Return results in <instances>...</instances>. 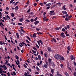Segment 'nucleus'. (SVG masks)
Segmentation results:
<instances>
[{
	"label": "nucleus",
	"mask_w": 76,
	"mask_h": 76,
	"mask_svg": "<svg viewBox=\"0 0 76 76\" xmlns=\"http://www.w3.org/2000/svg\"><path fill=\"white\" fill-rule=\"evenodd\" d=\"M58 58L60 60H64V58L63 56H61V55H59Z\"/></svg>",
	"instance_id": "obj_1"
},
{
	"label": "nucleus",
	"mask_w": 76,
	"mask_h": 76,
	"mask_svg": "<svg viewBox=\"0 0 76 76\" xmlns=\"http://www.w3.org/2000/svg\"><path fill=\"white\" fill-rule=\"evenodd\" d=\"M17 61H15V62L16 63V64H17V65H18V67L19 68H20V65H19V64H20V61H19L18 60Z\"/></svg>",
	"instance_id": "obj_2"
},
{
	"label": "nucleus",
	"mask_w": 76,
	"mask_h": 76,
	"mask_svg": "<svg viewBox=\"0 0 76 76\" xmlns=\"http://www.w3.org/2000/svg\"><path fill=\"white\" fill-rule=\"evenodd\" d=\"M59 57V54H58L55 55L54 56L55 58H56V60H58Z\"/></svg>",
	"instance_id": "obj_3"
},
{
	"label": "nucleus",
	"mask_w": 76,
	"mask_h": 76,
	"mask_svg": "<svg viewBox=\"0 0 76 76\" xmlns=\"http://www.w3.org/2000/svg\"><path fill=\"white\" fill-rule=\"evenodd\" d=\"M64 35V33L63 32L61 33V35L62 38H66V35Z\"/></svg>",
	"instance_id": "obj_4"
},
{
	"label": "nucleus",
	"mask_w": 76,
	"mask_h": 76,
	"mask_svg": "<svg viewBox=\"0 0 76 76\" xmlns=\"http://www.w3.org/2000/svg\"><path fill=\"white\" fill-rule=\"evenodd\" d=\"M3 66L1 65V67H2V69H4V70H7V67H6V65H3Z\"/></svg>",
	"instance_id": "obj_5"
},
{
	"label": "nucleus",
	"mask_w": 76,
	"mask_h": 76,
	"mask_svg": "<svg viewBox=\"0 0 76 76\" xmlns=\"http://www.w3.org/2000/svg\"><path fill=\"white\" fill-rule=\"evenodd\" d=\"M48 50L49 52L53 51V50H51V48L50 47H48Z\"/></svg>",
	"instance_id": "obj_6"
},
{
	"label": "nucleus",
	"mask_w": 76,
	"mask_h": 76,
	"mask_svg": "<svg viewBox=\"0 0 76 76\" xmlns=\"http://www.w3.org/2000/svg\"><path fill=\"white\" fill-rule=\"evenodd\" d=\"M62 13L63 14H64V15H67V12L65 11H62Z\"/></svg>",
	"instance_id": "obj_7"
},
{
	"label": "nucleus",
	"mask_w": 76,
	"mask_h": 76,
	"mask_svg": "<svg viewBox=\"0 0 76 76\" xmlns=\"http://www.w3.org/2000/svg\"><path fill=\"white\" fill-rule=\"evenodd\" d=\"M24 75L25 76H32L31 75H27V73L26 72H25L24 73Z\"/></svg>",
	"instance_id": "obj_8"
},
{
	"label": "nucleus",
	"mask_w": 76,
	"mask_h": 76,
	"mask_svg": "<svg viewBox=\"0 0 76 76\" xmlns=\"http://www.w3.org/2000/svg\"><path fill=\"white\" fill-rule=\"evenodd\" d=\"M51 64L52 66V67H55V64H54V63L52 61L51 62Z\"/></svg>",
	"instance_id": "obj_9"
},
{
	"label": "nucleus",
	"mask_w": 76,
	"mask_h": 76,
	"mask_svg": "<svg viewBox=\"0 0 76 76\" xmlns=\"http://www.w3.org/2000/svg\"><path fill=\"white\" fill-rule=\"evenodd\" d=\"M48 61L49 62V65H50V64H51V62H52V61H51V59L49 58H48Z\"/></svg>",
	"instance_id": "obj_10"
},
{
	"label": "nucleus",
	"mask_w": 76,
	"mask_h": 76,
	"mask_svg": "<svg viewBox=\"0 0 76 76\" xmlns=\"http://www.w3.org/2000/svg\"><path fill=\"white\" fill-rule=\"evenodd\" d=\"M70 58L71 60H73V59H74V57H73V56L72 55H71L70 56Z\"/></svg>",
	"instance_id": "obj_11"
},
{
	"label": "nucleus",
	"mask_w": 76,
	"mask_h": 76,
	"mask_svg": "<svg viewBox=\"0 0 76 76\" xmlns=\"http://www.w3.org/2000/svg\"><path fill=\"white\" fill-rule=\"evenodd\" d=\"M64 75L66 76H69V74L67 72H64Z\"/></svg>",
	"instance_id": "obj_12"
},
{
	"label": "nucleus",
	"mask_w": 76,
	"mask_h": 76,
	"mask_svg": "<svg viewBox=\"0 0 76 76\" xmlns=\"http://www.w3.org/2000/svg\"><path fill=\"white\" fill-rule=\"evenodd\" d=\"M13 73H11V75H12V76H13V75H15H15H16V73L15 72H12Z\"/></svg>",
	"instance_id": "obj_13"
},
{
	"label": "nucleus",
	"mask_w": 76,
	"mask_h": 76,
	"mask_svg": "<svg viewBox=\"0 0 76 76\" xmlns=\"http://www.w3.org/2000/svg\"><path fill=\"white\" fill-rule=\"evenodd\" d=\"M39 23V21H36L34 22V23L35 24V25H36V24H38V23Z\"/></svg>",
	"instance_id": "obj_14"
},
{
	"label": "nucleus",
	"mask_w": 76,
	"mask_h": 76,
	"mask_svg": "<svg viewBox=\"0 0 76 76\" xmlns=\"http://www.w3.org/2000/svg\"><path fill=\"white\" fill-rule=\"evenodd\" d=\"M62 4L60 2H58V3H56V4H58V5H59V7L61 6V5Z\"/></svg>",
	"instance_id": "obj_15"
},
{
	"label": "nucleus",
	"mask_w": 76,
	"mask_h": 76,
	"mask_svg": "<svg viewBox=\"0 0 76 76\" xmlns=\"http://www.w3.org/2000/svg\"><path fill=\"white\" fill-rule=\"evenodd\" d=\"M44 55L45 56V57H46V58H47L48 57V55H47V54L46 53H45Z\"/></svg>",
	"instance_id": "obj_16"
},
{
	"label": "nucleus",
	"mask_w": 76,
	"mask_h": 76,
	"mask_svg": "<svg viewBox=\"0 0 76 76\" xmlns=\"http://www.w3.org/2000/svg\"><path fill=\"white\" fill-rule=\"evenodd\" d=\"M39 42H40L41 44L42 45H41V46H42V45H43V42L42 41V40H40L39 41Z\"/></svg>",
	"instance_id": "obj_17"
},
{
	"label": "nucleus",
	"mask_w": 76,
	"mask_h": 76,
	"mask_svg": "<svg viewBox=\"0 0 76 76\" xmlns=\"http://www.w3.org/2000/svg\"><path fill=\"white\" fill-rule=\"evenodd\" d=\"M38 58L39 60H41V56L40 55H39L38 56Z\"/></svg>",
	"instance_id": "obj_18"
},
{
	"label": "nucleus",
	"mask_w": 76,
	"mask_h": 76,
	"mask_svg": "<svg viewBox=\"0 0 76 76\" xmlns=\"http://www.w3.org/2000/svg\"><path fill=\"white\" fill-rule=\"evenodd\" d=\"M65 20H66V21H68L69 20V19L68 18L66 17L65 19Z\"/></svg>",
	"instance_id": "obj_19"
},
{
	"label": "nucleus",
	"mask_w": 76,
	"mask_h": 76,
	"mask_svg": "<svg viewBox=\"0 0 76 76\" xmlns=\"http://www.w3.org/2000/svg\"><path fill=\"white\" fill-rule=\"evenodd\" d=\"M44 67H45V68H46V69H47V68H48V66L47 64H44Z\"/></svg>",
	"instance_id": "obj_20"
},
{
	"label": "nucleus",
	"mask_w": 76,
	"mask_h": 76,
	"mask_svg": "<svg viewBox=\"0 0 76 76\" xmlns=\"http://www.w3.org/2000/svg\"><path fill=\"white\" fill-rule=\"evenodd\" d=\"M16 35L17 38H19V34H18V33H16Z\"/></svg>",
	"instance_id": "obj_21"
},
{
	"label": "nucleus",
	"mask_w": 76,
	"mask_h": 76,
	"mask_svg": "<svg viewBox=\"0 0 76 76\" xmlns=\"http://www.w3.org/2000/svg\"><path fill=\"white\" fill-rule=\"evenodd\" d=\"M29 14H30V15H31V16H32L34 15V12H31L30 13H28Z\"/></svg>",
	"instance_id": "obj_22"
},
{
	"label": "nucleus",
	"mask_w": 76,
	"mask_h": 76,
	"mask_svg": "<svg viewBox=\"0 0 76 76\" xmlns=\"http://www.w3.org/2000/svg\"><path fill=\"white\" fill-rule=\"evenodd\" d=\"M70 46H68L67 47V50H68V51L70 50Z\"/></svg>",
	"instance_id": "obj_23"
},
{
	"label": "nucleus",
	"mask_w": 76,
	"mask_h": 76,
	"mask_svg": "<svg viewBox=\"0 0 76 76\" xmlns=\"http://www.w3.org/2000/svg\"><path fill=\"white\" fill-rule=\"evenodd\" d=\"M36 36H37V35H36V34H35V33H34L33 35V37H34V38H35Z\"/></svg>",
	"instance_id": "obj_24"
},
{
	"label": "nucleus",
	"mask_w": 76,
	"mask_h": 76,
	"mask_svg": "<svg viewBox=\"0 0 76 76\" xmlns=\"http://www.w3.org/2000/svg\"><path fill=\"white\" fill-rule=\"evenodd\" d=\"M15 57L16 60H18V59H19V57H18V56H17V55H16L15 56Z\"/></svg>",
	"instance_id": "obj_25"
},
{
	"label": "nucleus",
	"mask_w": 76,
	"mask_h": 76,
	"mask_svg": "<svg viewBox=\"0 0 76 76\" xmlns=\"http://www.w3.org/2000/svg\"><path fill=\"white\" fill-rule=\"evenodd\" d=\"M52 40L54 42H56V39H54V38H53L52 39Z\"/></svg>",
	"instance_id": "obj_26"
},
{
	"label": "nucleus",
	"mask_w": 76,
	"mask_h": 76,
	"mask_svg": "<svg viewBox=\"0 0 76 76\" xmlns=\"http://www.w3.org/2000/svg\"><path fill=\"white\" fill-rule=\"evenodd\" d=\"M51 72L52 74H54V69H51Z\"/></svg>",
	"instance_id": "obj_27"
},
{
	"label": "nucleus",
	"mask_w": 76,
	"mask_h": 76,
	"mask_svg": "<svg viewBox=\"0 0 76 76\" xmlns=\"http://www.w3.org/2000/svg\"><path fill=\"white\" fill-rule=\"evenodd\" d=\"M23 20V18H21L20 19H19V21L20 22H22V20Z\"/></svg>",
	"instance_id": "obj_28"
},
{
	"label": "nucleus",
	"mask_w": 76,
	"mask_h": 76,
	"mask_svg": "<svg viewBox=\"0 0 76 76\" xmlns=\"http://www.w3.org/2000/svg\"><path fill=\"white\" fill-rule=\"evenodd\" d=\"M18 8H19V7H18V6H17L15 7V10H18Z\"/></svg>",
	"instance_id": "obj_29"
},
{
	"label": "nucleus",
	"mask_w": 76,
	"mask_h": 76,
	"mask_svg": "<svg viewBox=\"0 0 76 76\" xmlns=\"http://www.w3.org/2000/svg\"><path fill=\"white\" fill-rule=\"evenodd\" d=\"M55 29H56V30H57V31H59L60 30V29L58 27H57L55 28Z\"/></svg>",
	"instance_id": "obj_30"
},
{
	"label": "nucleus",
	"mask_w": 76,
	"mask_h": 76,
	"mask_svg": "<svg viewBox=\"0 0 76 76\" xmlns=\"http://www.w3.org/2000/svg\"><path fill=\"white\" fill-rule=\"evenodd\" d=\"M2 25V26H4V25L3 24V22H1V23H0V25Z\"/></svg>",
	"instance_id": "obj_31"
},
{
	"label": "nucleus",
	"mask_w": 76,
	"mask_h": 76,
	"mask_svg": "<svg viewBox=\"0 0 76 76\" xmlns=\"http://www.w3.org/2000/svg\"><path fill=\"white\" fill-rule=\"evenodd\" d=\"M57 75L58 76H60V73L58 71L57 72Z\"/></svg>",
	"instance_id": "obj_32"
},
{
	"label": "nucleus",
	"mask_w": 76,
	"mask_h": 76,
	"mask_svg": "<svg viewBox=\"0 0 76 76\" xmlns=\"http://www.w3.org/2000/svg\"><path fill=\"white\" fill-rule=\"evenodd\" d=\"M73 75H74V76H76V71H75L74 72Z\"/></svg>",
	"instance_id": "obj_33"
},
{
	"label": "nucleus",
	"mask_w": 76,
	"mask_h": 76,
	"mask_svg": "<svg viewBox=\"0 0 76 76\" xmlns=\"http://www.w3.org/2000/svg\"><path fill=\"white\" fill-rule=\"evenodd\" d=\"M36 69L37 70H38V71H39V69L38 68V67L37 66L36 67Z\"/></svg>",
	"instance_id": "obj_34"
},
{
	"label": "nucleus",
	"mask_w": 76,
	"mask_h": 76,
	"mask_svg": "<svg viewBox=\"0 0 76 76\" xmlns=\"http://www.w3.org/2000/svg\"><path fill=\"white\" fill-rule=\"evenodd\" d=\"M33 49H34V50H35V51H37V48L35 47H33Z\"/></svg>",
	"instance_id": "obj_35"
},
{
	"label": "nucleus",
	"mask_w": 76,
	"mask_h": 76,
	"mask_svg": "<svg viewBox=\"0 0 76 76\" xmlns=\"http://www.w3.org/2000/svg\"><path fill=\"white\" fill-rule=\"evenodd\" d=\"M73 63L74 64V65L75 66H76V62L75 61L73 62Z\"/></svg>",
	"instance_id": "obj_36"
},
{
	"label": "nucleus",
	"mask_w": 76,
	"mask_h": 76,
	"mask_svg": "<svg viewBox=\"0 0 76 76\" xmlns=\"http://www.w3.org/2000/svg\"><path fill=\"white\" fill-rule=\"evenodd\" d=\"M43 3H40L39 4V5H41V6H43Z\"/></svg>",
	"instance_id": "obj_37"
},
{
	"label": "nucleus",
	"mask_w": 76,
	"mask_h": 76,
	"mask_svg": "<svg viewBox=\"0 0 76 76\" xmlns=\"http://www.w3.org/2000/svg\"><path fill=\"white\" fill-rule=\"evenodd\" d=\"M18 3H19V1L17 2L16 3H15L14 5L16 6V5H17V4H18Z\"/></svg>",
	"instance_id": "obj_38"
},
{
	"label": "nucleus",
	"mask_w": 76,
	"mask_h": 76,
	"mask_svg": "<svg viewBox=\"0 0 76 76\" xmlns=\"http://www.w3.org/2000/svg\"><path fill=\"white\" fill-rule=\"evenodd\" d=\"M11 16L12 17H14V14L13 13H11Z\"/></svg>",
	"instance_id": "obj_39"
},
{
	"label": "nucleus",
	"mask_w": 76,
	"mask_h": 76,
	"mask_svg": "<svg viewBox=\"0 0 76 76\" xmlns=\"http://www.w3.org/2000/svg\"><path fill=\"white\" fill-rule=\"evenodd\" d=\"M30 21L31 22H34V19L32 18L30 20Z\"/></svg>",
	"instance_id": "obj_40"
},
{
	"label": "nucleus",
	"mask_w": 76,
	"mask_h": 76,
	"mask_svg": "<svg viewBox=\"0 0 76 76\" xmlns=\"http://www.w3.org/2000/svg\"><path fill=\"white\" fill-rule=\"evenodd\" d=\"M23 66L25 67V68H27V66L25 64L23 65Z\"/></svg>",
	"instance_id": "obj_41"
},
{
	"label": "nucleus",
	"mask_w": 76,
	"mask_h": 76,
	"mask_svg": "<svg viewBox=\"0 0 76 76\" xmlns=\"http://www.w3.org/2000/svg\"><path fill=\"white\" fill-rule=\"evenodd\" d=\"M7 19H10V17L8 15H7Z\"/></svg>",
	"instance_id": "obj_42"
},
{
	"label": "nucleus",
	"mask_w": 76,
	"mask_h": 76,
	"mask_svg": "<svg viewBox=\"0 0 76 76\" xmlns=\"http://www.w3.org/2000/svg\"><path fill=\"white\" fill-rule=\"evenodd\" d=\"M37 19H38V17H37L36 18H35L34 21H36Z\"/></svg>",
	"instance_id": "obj_43"
},
{
	"label": "nucleus",
	"mask_w": 76,
	"mask_h": 76,
	"mask_svg": "<svg viewBox=\"0 0 76 76\" xmlns=\"http://www.w3.org/2000/svg\"><path fill=\"white\" fill-rule=\"evenodd\" d=\"M25 21H26V22H30V21L29 20L26 19L25 20Z\"/></svg>",
	"instance_id": "obj_44"
},
{
	"label": "nucleus",
	"mask_w": 76,
	"mask_h": 76,
	"mask_svg": "<svg viewBox=\"0 0 76 76\" xmlns=\"http://www.w3.org/2000/svg\"><path fill=\"white\" fill-rule=\"evenodd\" d=\"M36 46L38 48H39V46L37 44H36Z\"/></svg>",
	"instance_id": "obj_45"
},
{
	"label": "nucleus",
	"mask_w": 76,
	"mask_h": 76,
	"mask_svg": "<svg viewBox=\"0 0 76 76\" xmlns=\"http://www.w3.org/2000/svg\"><path fill=\"white\" fill-rule=\"evenodd\" d=\"M18 25H22V23H18Z\"/></svg>",
	"instance_id": "obj_46"
},
{
	"label": "nucleus",
	"mask_w": 76,
	"mask_h": 76,
	"mask_svg": "<svg viewBox=\"0 0 76 76\" xmlns=\"http://www.w3.org/2000/svg\"><path fill=\"white\" fill-rule=\"evenodd\" d=\"M14 1V0H11L10 2V4H11V3H12V2H13V1Z\"/></svg>",
	"instance_id": "obj_47"
},
{
	"label": "nucleus",
	"mask_w": 76,
	"mask_h": 76,
	"mask_svg": "<svg viewBox=\"0 0 76 76\" xmlns=\"http://www.w3.org/2000/svg\"><path fill=\"white\" fill-rule=\"evenodd\" d=\"M21 31H23V33H25V31L24 30H23V29L21 28L20 29Z\"/></svg>",
	"instance_id": "obj_48"
},
{
	"label": "nucleus",
	"mask_w": 76,
	"mask_h": 76,
	"mask_svg": "<svg viewBox=\"0 0 76 76\" xmlns=\"http://www.w3.org/2000/svg\"><path fill=\"white\" fill-rule=\"evenodd\" d=\"M35 75H38V74H39V73L38 72H35Z\"/></svg>",
	"instance_id": "obj_49"
},
{
	"label": "nucleus",
	"mask_w": 76,
	"mask_h": 76,
	"mask_svg": "<svg viewBox=\"0 0 76 76\" xmlns=\"http://www.w3.org/2000/svg\"><path fill=\"white\" fill-rule=\"evenodd\" d=\"M37 5V3H34V6H36Z\"/></svg>",
	"instance_id": "obj_50"
},
{
	"label": "nucleus",
	"mask_w": 76,
	"mask_h": 76,
	"mask_svg": "<svg viewBox=\"0 0 76 76\" xmlns=\"http://www.w3.org/2000/svg\"><path fill=\"white\" fill-rule=\"evenodd\" d=\"M65 31H66V30L64 29V28H62V31H63V32H64Z\"/></svg>",
	"instance_id": "obj_51"
},
{
	"label": "nucleus",
	"mask_w": 76,
	"mask_h": 76,
	"mask_svg": "<svg viewBox=\"0 0 76 76\" xmlns=\"http://www.w3.org/2000/svg\"><path fill=\"white\" fill-rule=\"evenodd\" d=\"M71 17H72V15H70V16L68 17V18H69V19H70Z\"/></svg>",
	"instance_id": "obj_52"
},
{
	"label": "nucleus",
	"mask_w": 76,
	"mask_h": 76,
	"mask_svg": "<svg viewBox=\"0 0 76 76\" xmlns=\"http://www.w3.org/2000/svg\"><path fill=\"white\" fill-rule=\"evenodd\" d=\"M50 13H53L54 12V10H52L50 11Z\"/></svg>",
	"instance_id": "obj_53"
},
{
	"label": "nucleus",
	"mask_w": 76,
	"mask_h": 76,
	"mask_svg": "<svg viewBox=\"0 0 76 76\" xmlns=\"http://www.w3.org/2000/svg\"><path fill=\"white\" fill-rule=\"evenodd\" d=\"M60 66L61 67V68H63V64H61L60 65Z\"/></svg>",
	"instance_id": "obj_54"
},
{
	"label": "nucleus",
	"mask_w": 76,
	"mask_h": 76,
	"mask_svg": "<svg viewBox=\"0 0 76 76\" xmlns=\"http://www.w3.org/2000/svg\"><path fill=\"white\" fill-rule=\"evenodd\" d=\"M67 27L68 29H69L70 28V26L69 25H67Z\"/></svg>",
	"instance_id": "obj_55"
},
{
	"label": "nucleus",
	"mask_w": 76,
	"mask_h": 76,
	"mask_svg": "<svg viewBox=\"0 0 76 76\" xmlns=\"http://www.w3.org/2000/svg\"><path fill=\"white\" fill-rule=\"evenodd\" d=\"M27 38H28L29 41H31V39H30V38H29V37L28 36H27Z\"/></svg>",
	"instance_id": "obj_56"
},
{
	"label": "nucleus",
	"mask_w": 76,
	"mask_h": 76,
	"mask_svg": "<svg viewBox=\"0 0 76 76\" xmlns=\"http://www.w3.org/2000/svg\"><path fill=\"white\" fill-rule=\"evenodd\" d=\"M7 61V60H6V62H5V64H8V61Z\"/></svg>",
	"instance_id": "obj_57"
},
{
	"label": "nucleus",
	"mask_w": 76,
	"mask_h": 76,
	"mask_svg": "<svg viewBox=\"0 0 76 76\" xmlns=\"http://www.w3.org/2000/svg\"><path fill=\"white\" fill-rule=\"evenodd\" d=\"M46 18H47V17H44V18H43V20H45V19H46Z\"/></svg>",
	"instance_id": "obj_58"
},
{
	"label": "nucleus",
	"mask_w": 76,
	"mask_h": 76,
	"mask_svg": "<svg viewBox=\"0 0 76 76\" xmlns=\"http://www.w3.org/2000/svg\"><path fill=\"white\" fill-rule=\"evenodd\" d=\"M30 10H31V9H30V8H29L28 9V10L27 11V12L29 13V12H30Z\"/></svg>",
	"instance_id": "obj_59"
},
{
	"label": "nucleus",
	"mask_w": 76,
	"mask_h": 76,
	"mask_svg": "<svg viewBox=\"0 0 76 76\" xmlns=\"http://www.w3.org/2000/svg\"><path fill=\"white\" fill-rule=\"evenodd\" d=\"M3 71V70H0V73H2Z\"/></svg>",
	"instance_id": "obj_60"
},
{
	"label": "nucleus",
	"mask_w": 76,
	"mask_h": 76,
	"mask_svg": "<svg viewBox=\"0 0 76 76\" xmlns=\"http://www.w3.org/2000/svg\"><path fill=\"white\" fill-rule=\"evenodd\" d=\"M40 53L41 54L43 55V52H42V51H40Z\"/></svg>",
	"instance_id": "obj_61"
},
{
	"label": "nucleus",
	"mask_w": 76,
	"mask_h": 76,
	"mask_svg": "<svg viewBox=\"0 0 76 76\" xmlns=\"http://www.w3.org/2000/svg\"><path fill=\"white\" fill-rule=\"evenodd\" d=\"M56 16H53V18H52V19H54V18L56 19Z\"/></svg>",
	"instance_id": "obj_62"
},
{
	"label": "nucleus",
	"mask_w": 76,
	"mask_h": 76,
	"mask_svg": "<svg viewBox=\"0 0 76 76\" xmlns=\"http://www.w3.org/2000/svg\"><path fill=\"white\" fill-rule=\"evenodd\" d=\"M67 66H70V64H69V62L67 63Z\"/></svg>",
	"instance_id": "obj_63"
},
{
	"label": "nucleus",
	"mask_w": 76,
	"mask_h": 76,
	"mask_svg": "<svg viewBox=\"0 0 76 76\" xmlns=\"http://www.w3.org/2000/svg\"><path fill=\"white\" fill-rule=\"evenodd\" d=\"M65 16H66V17H69V14H66V15H65Z\"/></svg>",
	"instance_id": "obj_64"
}]
</instances>
